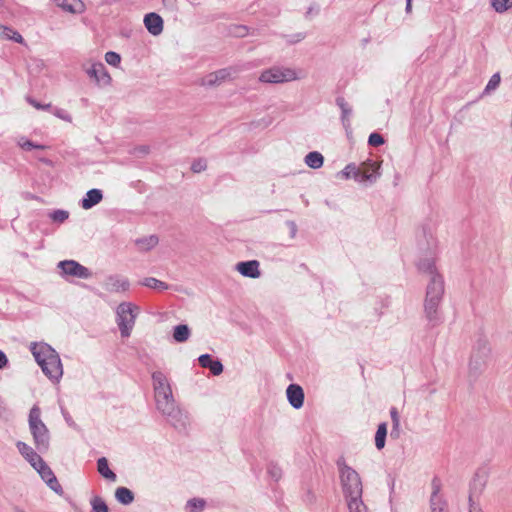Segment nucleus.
<instances>
[{"mask_svg": "<svg viewBox=\"0 0 512 512\" xmlns=\"http://www.w3.org/2000/svg\"><path fill=\"white\" fill-rule=\"evenodd\" d=\"M156 408L176 429H185L188 423L186 413L176 404L167 377L161 371L152 373Z\"/></svg>", "mask_w": 512, "mask_h": 512, "instance_id": "1", "label": "nucleus"}, {"mask_svg": "<svg viewBox=\"0 0 512 512\" xmlns=\"http://www.w3.org/2000/svg\"><path fill=\"white\" fill-rule=\"evenodd\" d=\"M30 350L43 373L52 381L58 382L63 368L58 353L46 343H32Z\"/></svg>", "mask_w": 512, "mask_h": 512, "instance_id": "2", "label": "nucleus"}, {"mask_svg": "<svg viewBox=\"0 0 512 512\" xmlns=\"http://www.w3.org/2000/svg\"><path fill=\"white\" fill-rule=\"evenodd\" d=\"M444 291L443 277H436L427 284L424 299V314L431 327L438 326L442 323L443 318L440 311V304L443 299Z\"/></svg>", "mask_w": 512, "mask_h": 512, "instance_id": "3", "label": "nucleus"}, {"mask_svg": "<svg viewBox=\"0 0 512 512\" xmlns=\"http://www.w3.org/2000/svg\"><path fill=\"white\" fill-rule=\"evenodd\" d=\"M336 464L344 496L346 498L362 496V481L357 471L348 466L343 457H340Z\"/></svg>", "mask_w": 512, "mask_h": 512, "instance_id": "4", "label": "nucleus"}, {"mask_svg": "<svg viewBox=\"0 0 512 512\" xmlns=\"http://www.w3.org/2000/svg\"><path fill=\"white\" fill-rule=\"evenodd\" d=\"M28 422L36 450L40 453H45L49 449L50 434L48 428L41 420V411L38 406L31 408Z\"/></svg>", "mask_w": 512, "mask_h": 512, "instance_id": "5", "label": "nucleus"}, {"mask_svg": "<svg viewBox=\"0 0 512 512\" xmlns=\"http://www.w3.org/2000/svg\"><path fill=\"white\" fill-rule=\"evenodd\" d=\"M138 312V306L130 302H122L118 305L116 310V322L122 337L126 338L130 336Z\"/></svg>", "mask_w": 512, "mask_h": 512, "instance_id": "6", "label": "nucleus"}, {"mask_svg": "<svg viewBox=\"0 0 512 512\" xmlns=\"http://www.w3.org/2000/svg\"><path fill=\"white\" fill-rule=\"evenodd\" d=\"M490 351L487 341L479 340L477 342V345L472 351L469 362L470 373L477 375L485 369L490 356Z\"/></svg>", "mask_w": 512, "mask_h": 512, "instance_id": "7", "label": "nucleus"}, {"mask_svg": "<svg viewBox=\"0 0 512 512\" xmlns=\"http://www.w3.org/2000/svg\"><path fill=\"white\" fill-rule=\"evenodd\" d=\"M296 79L297 74L293 69L278 66L264 70L259 76L260 82L271 84L290 82Z\"/></svg>", "mask_w": 512, "mask_h": 512, "instance_id": "8", "label": "nucleus"}, {"mask_svg": "<svg viewBox=\"0 0 512 512\" xmlns=\"http://www.w3.org/2000/svg\"><path fill=\"white\" fill-rule=\"evenodd\" d=\"M83 69L96 85L105 87L111 84L112 78L102 62H95L89 66L84 65Z\"/></svg>", "mask_w": 512, "mask_h": 512, "instance_id": "9", "label": "nucleus"}, {"mask_svg": "<svg viewBox=\"0 0 512 512\" xmlns=\"http://www.w3.org/2000/svg\"><path fill=\"white\" fill-rule=\"evenodd\" d=\"M58 267L66 275L77 277L80 279H87L91 277V272L88 268L74 260H64L58 263Z\"/></svg>", "mask_w": 512, "mask_h": 512, "instance_id": "10", "label": "nucleus"}, {"mask_svg": "<svg viewBox=\"0 0 512 512\" xmlns=\"http://www.w3.org/2000/svg\"><path fill=\"white\" fill-rule=\"evenodd\" d=\"M232 68H223L207 74L201 80V85L206 87H214L221 85L224 81L229 79L232 75Z\"/></svg>", "mask_w": 512, "mask_h": 512, "instance_id": "11", "label": "nucleus"}, {"mask_svg": "<svg viewBox=\"0 0 512 512\" xmlns=\"http://www.w3.org/2000/svg\"><path fill=\"white\" fill-rule=\"evenodd\" d=\"M34 468L41 476V478L46 482L50 489L55 491L56 493H62V487L59 484L56 476L54 475L51 468L45 463L43 460L41 464Z\"/></svg>", "mask_w": 512, "mask_h": 512, "instance_id": "12", "label": "nucleus"}, {"mask_svg": "<svg viewBox=\"0 0 512 512\" xmlns=\"http://www.w3.org/2000/svg\"><path fill=\"white\" fill-rule=\"evenodd\" d=\"M485 486V479L483 476H480L478 473L473 478L470 485V493H469V512H483L482 509L475 504L474 498L481 494L483 488Z\"/></svg>", "mask_w": 512, "mask_h": 512, "instance_id": "13", "label": "nucleus"}, {"mask_svg": "<svg viewBox=\"0 0 512 512\" xmlns=\"http://www.w3.org/2000/svg\"><path fill=\"white\" fill-rule=\"evenodd\" d=\"M16 447L19 453L24 457V459L29 462V464L33 468H37L36 466L41 464L43 459L42 457L28 444L22 441H18L16 443Z\"/></svg>", "mask_w": 512, "mask_h": 512, "instance_id": "14", "label": "nucleus"}, {"mask_svg": "<svg viewBox=\"0 0 512 512\" xmlns=\"http://www.w3.org/2000/svg\"><path fill=\"white\" fill-rule=\"evenodd\" d=\"M286 395L289 404L294 409H300L304 404V391L298 384H290L287 387Z\"/></svg>", "mask_w": 512, "mask_h": 512, "instance_id": "15", "label": "nucleus"}, {"mask_svg": "<svg viewBox=\"0 0 512 512\" xmlns=\"http://www.w3.org/2000/svg\"><path fill=\"white\" fill-rule=\"evenodd\" d=\"M362 166L363 167H362V169H360V177H359L358 181L373 182L380 176V173L378 172L379 165L377 162L368 160V161L364 162L362 164Z\"/></svg>", "mask_w": 512, "mask_h": 512, "instance_id": "16", "label": "nucleus"}, {"mask_svg": "<svg viewBox=\"0 0 512 512\" xmlns=\"http://www.w3.org/2000/svg\"><path fill=\"white\" fill-rule=\"evenodd\" d=\"M259 266L257 260L244 261L237 263L236 270L244 277L258 278L261 275Z\"/></svg>", "mask_w": 512, "mask_h": 512, "instance_id": "17", "label": "nucleus"}, {"mask_svg": "<svg viewBox=\"0 0 512 512\" xmlns=\"http://www.w3.org/2000/svg\"><path fill=\"white\" fill-rule=\"evenodd\" d=\"M144 24L148 32L153 36H158L163 31V19L154 12L145 15Z\"/></svg>", "mask_w": 512, "mask_h": 512, "instance_id": "18", "label": "nucleus"}, {"mask_svg": "<svg viewBox=\"0 0 512 512\" xmlns=\"http://www.w3.org/2000/svg\"><path fill=\"white\" fill-rule=\"evenodd\" d=\"M130 283L127 278L120 276H109L105 280V289L109 292H125L129 289Z\"/></svg>", "mask_w": 512, "mask_h": 512, "instance_id": "19", "label": "nucleus"}, {"mask_svg": "<svg viewBox=\"0 0 512 512\" xmlns=\"http://www.w3.org/2000/svg\"><path fill=\"white\" fill-rule=\"evenodd\" d=\"M199 364L203 368H208L215 376L223 372V365L219 360L212 359L211 355L203 354L198 358Z\"/></svg>", "mask_w": 512, "mask_h": 512, "instance_id": "20", "label": "nucleus"}, {"mask_svg": "<svg viewBox=\"0 0 512 512\" xmlns=\"http://www.w3.org/2000/svg\"><path fill=\"white\" fill-rule=\"evenodd\" d=\"M420 273L426 274L430 277L429 281H432L436 277H442L437 271L435 261L432 258H425L419 261L417 264Z\"/></svg>", "mask_w": 512, "mask_h": 512, "instance_id": "21", "label": "nucleus"}, {"mask_svg": "<svg viewBox=\"0 0 512 512\" xmlns=\"http://www.w3.org/2000/svg\"><path fill=\"white\" fill-rule=\"evenodd\" d=\"M103 199V193L99 189L89 190L81 201L83 209L88 210L97 205Z\"/></svg>", "mask_w": 512, "mask_h": 512, "instance_id": "22", "label": "nucleus"}, {"mask_svg": "<svg viewBox=\"0 0 512 512\" xmlns=\"http://www.w3.org/2000/svg\"><path fill=\"white\" fill-rule=\"evenodd\" d=\"M56 5L62 10L69 13H82L84 11V4L81 0H55Z\"/></svg>", "mask_w": 512, "mask_h": 512, "instance_id": "23", "label": "nucleus"}, {"mask_svg": "<svg viewBox=\"0 0 512 512\" xmlns=\"http://www.w3.org/2000/svg\"><path fill=\"white\" fill-rule=\"evenodd\" d=\"M97 470L99 474L105 479L115 482L117 479L116 474L109 468L108 460L105 457H101L97 460Z\"/></svg>", "mask_w": 512, "mask_h": 512, "instance_id": "24", "label": "nucleus"}, {"mask_svg": "<svg viewBox=\"0 0 512 512\" xmlns=\"http://www.w3.org/2000/svg\"><path fill=\"white\" fill-rule=\"evenodd\" d=\"M336 104L341 109V119L344 124V126L350 125V116L352 114V109L347 103V101L344 99V97H337L336 98Z\"/></svg>", "mask_w": 512, "mask_h": 512, "instance_id": "25", "label": "nucleus"}, {"mask_svg": "<svg viewBox=\"0 0 512 512\" xmlns=\"http://www.w3.org/2000/svg\"><path fill=\"white\" fill-rule=\"evenodd\" d=\"M115 498L119 503L129 505L134 501V493L126 487H118L115 491Z\"/></svg>", "mask_w": 512, "mask_h": 512, "instance_id": "26", "label": "nucleus"}, {"mask_svg": "<svg viewBox=\"0 0 512 512\" xmlns=\"http://www.w3.org/2000/svg\"><path fill=\"white\" fill-rule=\"evenodd\" d=\"M324 158L321 153L317 151L309 152L305 156V163L307 166L313 169L320 168L323 165Z\"/></svg>", "mask_w": 512, "mask_h": 512, "instance_id": "27", "label": "nucleus"}, {"mask_svg": "<svg viewBox=\"0 0 512 512\" xmlns=\"http://www.w3.org/2000/svg\"><path fill=\"white\" fill-rule=\"evenodd\" d=\"M190 336V329L185 324H180L174 327L173 338L176 342L183 343L188 340Z\"/></svg>", "mask_w": 512, "mask_h": 512, "instance_id": "28", "label": "nucleus"}, {"mask_svg": "<svg viewBox=\"0 0 512 512\" xmlns=\"http://www.w3.org/2000/svg\"><path fill=\"white\" fill-rule=\"evenodd\" d=\"M387 436V424L385 422L378 425L375 434V446L378 450H381L385 446V440Z\"/></svg>", "mask_w": 512, "mask_h": 512, "instance_id": "29", "label": "nucleus"}, {"mask_svg": "<svg viewBox=\"0 0 512 512\" xmlns=\"http://www.w3.org/2000/svg\"><path fill=\"white\" fill-rule=\"evenodd\" d=\"M348 502L349 512H367L366 506L362 501V496L346 498Z\"/></svg>", "mask_w": 512, "mask_h": 512, "instance_id": "30", "label": "nucleus"}, {"mask_svg": "<svg viewBox=\"0 0 512 512\" xmlns=\"http://www.w3.org/2000/svg\"><path fill=\"white\" fill-rule=\"evenodd\" d=\"M431 512H449L446 500L441 497L430 498Z\"/></svg>", "mask_w": 512, "mask_h": 512, "instance_id": "31", "label": "nucleus"}, {"mask_svg": "<svg viewBox=\"0 0 512 512\" xmlns=\"http://www.w3.org/2000/svg\"><path fill=\"white\" fill-rule=\"evenodd\" d=\"M1 36L5 39H10L16 43H23L24 39L20 33L6 26H0Z\"/></svg>", "mask_w": 512, "mask_h": 512, "instance_id": "32", "label": "nucleus"}, {"mask_svg": "<svg viewBox=\"0 0 512 512\" xmlns=\"http://www.w3.org/2000/svg\"><path fill=\"white\" fill-rule=\"evenodd\" d=\"M141 284L143 286H146L148 288H151V289H156V290H166L168 289V284L161 281V280H158L156 278H153V277H147L145 278Z\"/></svg>", "mask_w": 512, "mask_h": 512, "instance_id": "33", "label": "nucleus"}, {"mask_svg": "<svg viewBox=\"0 0 512 512\" xmlns=\"http://www.w3.org/2000/svg\"><path fill=\"white\" fill-rule=\"evenodd\" d=\"M490 3L497 13H504L512 8V0H490Z\"/></svg>", "mask_w": 512, "mask_h": 512, "instance_id": "34", "label": "nucleus"}, {"mask_svg": "<svg viewBox=\"0 0 512 512\" xmlns=\"http://www.w3.org/2000/svg\"><path fill=\"white\" fill-rule=\"evenodd\" d=\"M206 505V501L202 498H192L187 501V508L190 512H201Z\"/></svg>", "mask_w": 512, "mask_h": 512, "instance_id": "35", "label": "nucleus"}, {"mask_svg": "<svg viewBox=\"0 0 512 512\" xmlns=\"http://www.w3.org/2000/svg\"><path fill=\"white\" fill-rule=\"evenodd\" d=\"M91 506L92 512H108L107 504L99 496H95L91 499Z\"/></svg>", "mask_w": 512, "mask_h": 512, "instance_id": "36", "label": "nucleus"}, {"mask_svg": "<svg viewBox=\"0 0 512 512\" xmlns=\"http://www.w3.org/2000/svg\"><path fill=\"white\" fill-rule=\"evenodd\" d=\"M342 175L344 176V178L348 179L350 178L351 176H353L356 180L359 179L360 177V168L356 167L355 164H348L343 170H342Z\"/></svg>", "mask_w": 512, "mask_h": 512, "instance_id": "37", "label": "nucleus"}, {"mask_svg": "<svg viewBox=\"0 0 512 512\" xmlns=\"http://www.w3.org/2000/svg\"><path fill=\"white\" fill-rule=\"evenodd\" d=\"M500 82H501L500 73L497 72V73L493 74L484 89V93L489 94L490 92L496 90L498 88Z\"/></svg>", "mask_w": 512, "mask_h": 512, "instance_id": "38", "label": "nucleus"}, {"mask_svg": "<svg viewBox=\"0 0 512 512\" xmlns=\"http://www.w3.org/2000/svg\"><path fill=\"white\" fill-rule=\"evenodd\" d=\"M137 244L140 245L141 248L149 250L158 244V237L152 235L148 238L137 240Z\"/></svg>", "mask_w": 512, "mask_h": 512, "instance_id": "39", "label": "nucleus"}, {"mask_svg": "<svg viewBox=\"0 0 512 512\" xmlns=\"http://www.w3.org/2000/svg\"><path fill=\"white\" fill-rule=\"evenodd\" d=\"M105 61L109 64V65H112V66H118L121 62V56L114 52V51H109L105 54Z\"/></svg>", "mask_w": 512, "mask_h": 512, "instance_id": "40", "label": "nucleus"}, {"mask_svg": "<svg viewBox=\"0 0 512 512\" xmlns=\"http://www.w3.org/2000/svg\"><path fill=\"white\" fill-rule=\"evenodd\" d=\"M50 217L53 221L62 223L68 219L69 212L66 210H60V209L55 210L53 213H51Z\"/></svg>", "mask_w": 512, "mask_h": 512, "instance_id": "41", "label": "nucleus"}, {"mask_svg": "<svg viewBox=\"0 0 512 512\" xmlns=\"http://www.w3.org/2000/svg\"><path fill=\"white\" fill-rule=\"evenodd\" d=\"M385 140L379 133H371L368 138V144L371 146H380L384 144Z\"/></svg>", "mask_w": 512, "mask_h": 512, "instance_id": "42", "label": "nucleus"}, {"mask_svg": "<svg viewBox=\"0 0 512 512\" xmlns=\"http://www.w3.org/2000/svg\"><path fill=\"white\" fill-rule=\"evenodd\" d=\"M207 168V162L206 160L204 159H197L195 160L192 165H191V170L194 172V173H200L204 170H206Z\"/></svg>", "mask_w": 512, "mask_h": 512, "instance_id": "43", "label": "nucleus"}, {"mask_svg": "<svg viewBox=\"0 0 512 512\" xmlns=\"http://www.w3.org/2000/svg\"><path fill=\"white\" fill-rule=\"evenodd\" d=\"M27 102L32 105L34 108H36L37 110H48L51 108V104L48 103V104H42L38 101H36L35 99H33L32 97H27L26 98Z\"/></svg>", "mask_w": 512, "mask_h": 512, "instance_id": "44", "label": "nucleus"}, {"mask_svg": "<svg viewBox=\"0 0 512 512\" xmlns=\"http://www.w3.org/2000/svg\"><path fill=\"white\" fill-rule=\"evenodd\" d=\"M432 494H431V497L430 498H434V497H441L439 495L440 493V490H441V483L439 481V479L437 478H434L432 480Z\"/></svg>", "mask_w": 512, "mask_h": 512, "instance_id": "45", "label": "nucleus"}, {"mask_svg": "<svg viewBox=\"0 0 512 512\" xmlns=\"http://www.w3.org/2000/svg\"><path fill=\"white\" fill-rule=\"evenodd\" d=\"M390 416L392 419V424H394L395 428H400V417H399V413L395 407H392L390 409Z\"/></svg>", "mask_w": 512, "mask_h": 512, "instance_id": "46", "label": "nucleus"}, {"mask_svg": "<svg viewBox=\"0 0 512 512\" xmlns=\"http://www.w3.org/2000/svg\"><path fill=\"white\" fill-rule=\"evenodd\" d=\"M268 472L275 480H279L281 477V469L276 465H270Z\"/></svg>", "mask_w": 512, "mask_h": 512, "instance_id": "47", "label": "nucleus"}, {"mask_svg": "<svg viewBox=\"0 0 512 512\" xmlns=\"http://www.w3.org/2000/svg\"><path fill=\"white\" fill-rule=\"evenodd\" d=\"M54 115L60 119L67 121V122H71V120H72L71 116L63 109H58V108L55 109Z\"/></svg>", "mask_w": 512, "mask_h": 512, "instance_id": "48", "label": "nucleus"}, {"mask_svg": "<svg viewBox=\"0 0 512 512\" xmlns=\"http://www.w3.org/2000/svg\"><path fill=\"white\" fill-rule=\"evenodd\" d=\"M22 148L26 149V150H31V149H44V146L43 145H38V144H34L33 142L27 140L25 141L24 143L21 144Z\"/></svg>", "mask_w": 512, "mask_h": 512, "instance_id": "49", "label": "nucleus"}, {"mask_svg": "<svg viewBox=\"0 0 512 512\" xmlns=\"http://www.w3.org/2000/svg\"><path fill=\"white\" fill-rule=\"evenodd\" d=\"M286 225L289 227V230H290V236L291 238H294L296 236V233H297V225L294 221H287L286 222Z\"/></svg>", "mask_w": 512, "mask_h": 512, "instance_id": "50", "label": "nucleus"}, {"mask_svg": "<svg viewBox=\"0 0 512 512\" xmlns=\"http://www.w3.org/2000/svg\"><path fill=\"white\" fill-rule=\"evenodd\" d=\"M8 363L7 356L0 350V369H3Z\"/></svg>", "mask_w": 512, "mask_h": 512, "instance_id": "51", "label": "nucleus"}, {"mask_svg": "<svg viewBox=\"0 0 512 512\" xmlns=\"http://www.w3.org/2000/svg\"><path fill=\"white\" fill-rule=\"evenodd\" d=\"M399 429L400 428H395L394 424L392 425V430H391V437H394V438H398L399 437Z\"/></svg>", "mask_w": 512, "mask_h": 512, "instance_id": "52", "label": "nucleus"}, {"mask_svg": "<svg viewBox=\"0 0 512 512\" xmlns=\"http://www.w3.org/2000/svg\"><path fill=\"white\" fill-rule=\"evenodd\" d=\"M399 429L400 428H395L394 424L392 425V430H391V437H394V438H398L399 437Z\"/></svg>", "mask_w": 512, "mask_h": 512, "instance_id": "53", "label": "nucleus"}, {"mask_svg": "<svg viewBox=\"0 0 512 512\" xmlns=\"http://www.w3.org/2000/svg\"><path fill=\"white\" fill-rule=\"evenodd\" d=\"M406 12L407 13H410L411 10H412V0H406V8H405Z\"/></svg>", "mask_w": 512, "mask_h": 512, "instance_id": "54", "label": "nucleus"}, {"mask_svg": "<svg viewBox=\"0 0 512 512\" xmlns=\"http://www.w3.org/2000/svg\"><path fill=\"white\" fill-rule=\"evenodd\" d=\"M238 29L240 30L239 35L240 36H244V34H245L244 32L246 30V27H239Z\"/></svg>", "mask_w": 512, "mask_h": 512, "instance_id": "55", "label": "nucleus"}, {"mask_svg": "<svg viewBox=\"0 0 512 512\" xmlns=\"http://www.w3.org/2000/svg\"><path fill=\"white\" fill-rule=\"evenodd\" d=\"M13 512H26V511L24 509L16 506V507H14Z\"/></svg>", "mask_w": 512, "mask_h": 512, "instance_id": "56", "label": "nucleus"}, {"mask_svg": "<svg viewBox=\"0 0 512 512\" xmlns=\"http://www.w3.org/2000/svg\"><path fill=\"white\" fill-rule=\"evenodd\" d=\"M312 12H313V7H309L306 12V16L308 17Z\"/></svg>", "mask_w": 512, "mask_h": 512, "instance_id": "57", "label": "nucleus"}]
</instances>
